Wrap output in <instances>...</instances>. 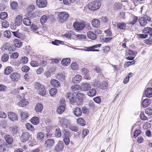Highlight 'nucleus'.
Returning a JSON list of instances; mask_svg holds the SVG:
<instances>
[{
    "label": "nucleus",
    "mask_w": 152,
    "mask_h": 152,
    "mask_svg": "<svg viewBox=\"0 0 152 152\" xmlns=\"http://www.w3.org/2000/svg\"><path fill=\"white\" fill-rule=\"evenodd\" d=\"M151 18L147 15L141 17L138 19V21L141 26L144 27L147 24L148 21H150Z\"/></svg>",
    "instance_id": "nucleus-1"
},
{
    "label": "nucleus",
    "mask_w": 152,
    "mask_h": 152,
    "mask_svg": "<svg viewBox=\"0 0 152 152\" xmlns=\"http://www.w3.org/2000/svg\"><path fill=\"white\" fill-rule=\"evenodd\" d=\"M101 5V3L97 2L95 0H94L93 2L88 4V7L91 10H95L98 9L100 7Z\"/></svg>",
    "instance_id": "nucleus-2"
},
{
    "label": "nucleus",
    "mask_w": 152,
    "mask_h": 152,
    "mask_svg": "<svg viewBox=\"0 0 152 152\" xmlns=\"http://www.w3.org/2000/svg\"><path fill=\"white\" fill-rule=\"evenodd\" d=\"M59 122L60 125L64 128L68 127L70 124V121L67 118H64L59 117Z\"/></svg>",
    "instance_id": "nucleus-3"
},
{
    "label": "nucleus",
    "mask_w": 152,
    "mask_h": 152,
    "mask_svg": "<svg viewBox=\"0 0 152 152\" xmlns=\"http://www.w3.org/2000/svg\"><path fill=\"white\" fill-rule=\"evenodd\" d=\"M69 14L65 12H61L58 15L59 21L62 23L66 21L69 17Z\"/></svg>",
    "instance_id": "nucleus-4"
},
{
    "label": "nucleus",
    "mask_w": 152,
    "mask_h": 152,
    "mask_svg": "<svg viewBox=\"0 0 152 152\" xmlns=\"http://www.w3.org/2000/svg\"><path fill=\"white\" fill-rule=\"evenodd\" d=\"M136 55V53L131 50H128L127 51L126 57V59L127 60H132L134 58Z\"/></svg>",
    "instance_id": "nucleus-5"
},
{
    "label": "nucleus",
    "mask_w": 152,
    "mask_h": 152,
    "mask_svg": "<svg viewBox=\"0 0 152 152\" xmlns=\"http://www.w3.org/2000/svg\"><path fill=\"white\" fill-rule=\"evenodd\" d=\"M85 24L83 22L81 23L75 22L73 24L74 28L78 31L82 30L85 27Z\"/></svg>",
    "instance_id": "nucleus-6"
},
{
    "label": "nucleus",
    "mask_w": 152,
    "mask_h": 152,
    "mask_svg": "<svg viewBox=\"0 0 152 152\" xmlns=\"http://www.w3.org/2000/svg\"><path fill=\"white\" fill-rule=\"evenodd\" d=\"M37 5L39 8H44L46 7L47 4L46 0H36Z\"/></svg>",
    "instance_id": "nucleus-7"
},
{
    "label": "nucleus",
    "mask_w": 152,
    "mask_h": 152,
    "mask_svg": "<svg viewBox=\"0 0 152 152\" xmlns=\"http://www.w3.org/2000/svg\"><path fill=\"white\" fill-rule=\"evenodd\" d=\"M11 81L14 82L18 81L20 79V75L17 72H14L11 74L10 76Z\"/></svg>",
    "instance_id": "nucleus-8"
},
{
    "label": "nucleus",
    "mask_w": 152,
    "mask_h": 152,
    "mask_svg": "<svg viewBox=\"0 0 152 152\" xmlns=\"http://www.w3.org/2000/svg\"><path fill=\"white\" fill-rule=\"evenodd\" d=\"M8 116L9 119L12 121L15 122L18 121L17 115L14 113L12 112H9Z\"/></svg>",
    "instance_id": "nucleus-9"
},
{
    "label": "nucleus",
    "mask_w": 152,
    "mask_h": 152,
    "mask_svg": "<svg viewBox=\"0 0 152 152\" xmlns=\"http://www.w3.org/2000/svg\"><path fill=\"white\" fill-rule=\"evenodd\" d=\"M64 144L62 141H59L55 148L56 151L59 152L61 151L64 148Z\"/></svg>",
    "instance_id": "nucleus-10"
},
{
    "label": "nucleus",
    "mask_w": 152,
    "mask_h": 152,
    "mask_svg": "<svg viewBox=\"0 0 152 152\" xmlns=\"http://www.w3.org/2000/svg\"><path fill=\"white\" fill-rule=\"evenodd\" d=\"M30 136L29 133L28 132H23L20 138L22 141L23 142H25L27 141H28Z\"/></svg>",
    "instance_id": "nucleus-11"
},
{
    "label": "nucleus",
    "mask_w": 152,
    "mask_h": 152,
    "mask_svg": "<svg viewBox=\"0 0 152 152\" xmlns=\"http://www.w3.org/2000/svg\"><path fill=\"white\" fill-rule=\"evenodd\" d=\"M76 97L79 101L81 102L86 98V95L81 92H78L76 95Z\"/></svg>",
    "instance_id": "nucleus-12"
},
{
    "label": "nucleus",
    "mask_w": 152,
    "mask_h": 152,
    "mask_svg": "<svg viewBox=\"0 0 152 152\" xmlns=\"http://www.w3.org/2000/svg\"><path fill=\"white\" fill-rule=\"evenodd\" d=\"M144 95L147 98H150L152 96V88H147L144 92Z\"/></svg>",
    "instance_id": "nucleus-13"
},
{
    "label": "nucleus",
    "mask_w": 152,
    "mask_h": 152,
    "mask_svg": "<svg viewBox=\"0 0 152 152\" xmlns=\"http://www.w3.org/2000/svg\"><path fill=\"white\" fill-rule=\"evenodd\" d=\"M87 36L89 38L94 40L96 39L97 37L96 34L90 31L87 32Z\"/></svg>",
    "instance_id": "nucleus-14"
},
{
    "label": "nucleus",
    "mask_w": 152,
    "mask_h": 152,
    "mask_svg": "<svg viewBox=\"0 0 152 152\" xmlns=\"http://www.w3.org/2000/svg\"><path fill=\"white\" fill-rule=\"evenodd\" d=\"M82 79V77L81 75H78L74 77L73 78L72 82L73 83H80Z\"/></svg>",
    "instance_id": "nucleus-15"
},
{
    "label": "nucleus",
    "mask_w": 152,
    "mask_h": 152,
    "mask_svg": "<svg viewBox=\"0 0 152 152\" xmlns=\"http://www.w3.org/2000/svg\"><path fill=\"white\" fill-rule=\"evenodd\" d=\"M22 21V16L19 15L16 17L15 20V25L18 26L21 23Z\"/></svg>",
    "instance_id": "nucleus-16"
},
{
    "label": "nucleus",
    "mask_w": 152,
    "mask_h": 152,
    "mask_svg": "<svg viewBox=\"0 0 152 152\" xmlns=\"http://www.w3.org/2000/svg\"><path fill=\"white\" fill-rule=\"evenodd\" d=\"M81 90L83 91L88 90L91 88V86L89 84L86 83L82 84L80 87Z\"/></svg>",
    "instance_id": "nucleus-17"
},
{
    "label": "nucleus",
    "mask_w": 152,
    "mask_h": 152,
    "mask_svg": "<svg viewBox=\"0 0 152 152\" xmlns=\"http://www.w3.org/2000/svg\"><path fill=\"white\" fill-rule=\"evenodd\" d=\"M91 24L93 27L98 28L100 26V22L98 19H94L92 21Z\"/></svg>",
    "instance_id": "nucleus-18"
},
{
    "label": "nucleus",
    "mask_w": 152,
    "mask_h": 152,
    "mask_svg": "<svg viewBox=\"0 0 152 152\" xmlns=\"http://www.w3.org/2000/svg\"><path fill=\"white\" fill-rule=\"evenodd\" d=\"M44 136V134L42 132H40L37 134L36 138L37 140L39 141H42L43 140Z\"/></svg>",
    "instance_id": "nucleus-19"
},
{
    "label": "nucleus",
    "mask_w": 152,
    "mask_h": 152,
    "mask_svg": "<svg viewBox=\"0 0 152 152\" xmlns=\"http://www.w3.org/2000/svg\"><path fill=\"white\" fill-rule=\"evenodd\" d=\"M54 141L53 139H48L45 142V144L47 147H50L54 144Z\"/></svg>",
    "instance_id": "nucleus-20"
},
{
    "label": "nucleus",
    "mask_w": 152,
    "mask_h": 152,
    "mask_svg": "<svg viewBox=\"0 0 152 152\" xmlns=\"http://www.w3.org/2000/svg\"><path fill=\"white\" fill-rule=\"evenodd\" d=\"M151 100L149 99H145L142 102V106L144 107H146L151 104Z\"/></svg>",
    "instance_id": "nucleus-21"
},
{
    "label": "nucleus",
    "mask_w": 152,
    "mask_h": 152,
    "mask_svg": "<svg viewBox=\"0 0 152 152\" xmlns=\"http://www.w3.org/2000/svg\"><path fill=\"white\" fill-rule=\"evenodd\" d=\"M4 138L5 140L9 144H11L13 142V138L9 135H5Z\"/></svg>",
    "instance_id": "nucleus-22"
},
{
    "label": "nucleus",
    "mask_w": 152,
    "mask_h": 152,
    "mask_svg": "<svg viewBox=\"0 0 152 152\" xmlns=\"http://www.w3.org/2000/svg\"><path fill=\"white\" fill-rule=\"evenodd\" d=\"M50 84L52 86L56 87H59L60 86V83L58 80L55 79L51 80Z\"/></svg>",
    "instance_id": "nucleus-23"
},
{
    "label": "nucleus",
    "mask_w": 152,
    "mask_h": 152,
    "mask_svg": "<svg viewBox=\"0 0 152 152\" xmlns=\"http://www.w3.org/2000/svg\"><path fill=\"white\" fill-rule=\"evenodd\" d=\"M117 26L118 29L125 30L126 27V24L123 22L118 23L117 24Z\"/></svg>",
    "instance_id": "nucleus-24"
},
{
    "label": "nucleus",
    "mask_w": 152,
    "mask_h": 152,
    "mask_svg": "<svg viewBox=\"0 0 152 152\" xmlns=\"http://www.w3.org/2000/svg\"><path fill=\"white\" fill-rule=\"evenodd\" d=\"M14 43L15 47L18 48L21 47L23 45L21 41L17 39H15L14 40Z\"/></svg>",
    "instance_id": "nucleus-25"
},
{
    "label": "nucleus",
    "mask_w": 152,
    "mask_h": 152,
    "mask_svg": "<svg viewBox=\"0 0 152 152\" xmlns=\"http://www.w3.org/2000/svg\"><path fill=\"white\" fill-rule=\"evenodd\" d=\"M28 102L27 101L26 99H22L19 102L17 103V105L20 107H23L28 104Z\"/></svg>",
    "instance_id": "nucleus-26"
},
{
    "label": "nucleus",
    "mask_w": 152,
    "mask_h": 152,
    "mask_svg": "<svg viewBox=\"0 0 152 152\" xmlns=\"http://www.w3.org/2000/svg\"><path fill=\"white\" fill-rule=\"evenodd\" d=\"M70 62V59L69 58L63 59L61 61V63L63 66H68Z\"/></svg>",
    "instance_id": "nucleus-27"
},
{
    "label": "nucleus",
    "mask_w": 152,
    "mask_h": 152,
    "mask_svg": "<svg viewBox=\"0 0 152 152\" xmlns=\"http://www.w3.org/2000/svg\"><path fill=\"white\" fill-rule=\"evenodd\" d=\"M28 61V58L25 56L21 58L20 61H18L17 64L19 65L20 64H25L27 63Z\"/></svg>",
    "instance_id": "nucleus-28"
},
{
    "label": "nucleus",
    "mask_w": 152,
    "mask_h": 152,
    "mask_svg": "<svg viewBox=\"0 0 152 152\" xmlns=\"http://www.w3.org/2000/svg\"><path fill=\"white\" fill-rule=\"evenodd\" d=\"M74 113L77 117H80L82 114V111L80 108L76 107L74 110Z\"/></svg>",
    "instance_id": "nucleus-29"
},
{
    "label": "nucleus",
    "mask_w": 152,
    "mask_h": 152,
    "mask_svg": "<svg viewBox=\"0 0 152 152\" xmlns=\"http://www.w3.org/2000/svg\"><path fill=\"white\" fill-rule=\"evenodd\" d=\"M50 16H47L46 15H44L40 19V21L42 23H44L48 20L49 19Z\"/></svg>",
    "instance_id": "nucleus-30"
},
{
    "label": "nucleus",
    "mask_w": 152,
    "mask_h": 152,
    "mask_svg": "<svg viewBox=\"0 0 152 152\" xmlns=\"http://www.w3.org/2000/svg\"><path fill=\"white\" fill-rule=\"evenodd\" d=\"M43 108V105L42 104L38 103L35 107V110L36 111L38 112H40L42 110Z\"/></svg>",
    "instance_id": "nucleus-31"
},
{
    "label": "nucleus",
    "mask_w": 152,
    "mask_h": 152,
    "mask_svg": "<svg viewBox=\"0 0 152 152\" xmlns=\"http://www.w3.org/2000/svg\"><path fill=\"white\" fill-rule=\"evenodd\" d=\"M13 69L12 67L8 66L4 70V73L5 75H9L12 71Z\"/></svg>",
    "instance_id": "nucleus-32"
},
{
    "label": "nucleus",
    "mask_w": 152,
    "mask_h": 152,
    "mask_svg": "<svg viewBox=\"0 0 152 152\" xmlns=\"http://www.w3.org/2000/svg\"><path fill=\"white\" fill-rule=\"evenodd\" d=\"M23 24L27 26H29L31 25V20L28 18H26L23 20Z\"/></svg>",
    "instance_id": "nucleus-33"
},
{
    "label": "nucleus",
    "mask_w": 152,
    "mask_h": 152,
    "mask_svg": "<svg viewBox=\"0 0 152 152\" xmlns=\"http://www.w3.org/2000/svg\"><path fill=\"white\" fill-rule=\"evenodd\" d=\"M65 110V107L63 105H61L58 108L56 112L58 114H61Z\"/></svg>",
    "instance_id": "nucleus-34"
},
{
    "label": "nucleus",
    "mask_w": 152,
    "mask_h": 152,
    "mask_svg": "<svg viewBox=\"0 0 152 152\" xmlns=\"http://www.w3.org/2000/svg\"><path fill=\"white\" fill-rule=\"evenodd\" d=\"M77 124L81 126H84L85 125L84 120L81 118H78L77 120Z\"/></svg>",
    "instance_id": "nucleus-35"
},
{
    "label": "nucleus",
    "mask_w": 152,
    "mask_h": 152,
    "mask_svg": "<svg viewBox=\"0 0 152 152\" xmlns=\"http://www.w3.org/2000/svg\"><path fill=\"white\" fill-rule=\"evenodd\" d=\"M9 58V55L6 53L2 55L1 57V60L3 62H7Z\"/></svg>",
    "instance_id": "nucleus-36"
},
{
    "label": "nucleus",
    "mask_w": 152,
    "mask_h": 152,
    "mask_svg": "<svg viewBox=\"0 0 152 152\" xmlns=\"http://www.w3.org/2000/svg\"><path fill=\"white\" fill-rule=\"evenodd\" d=\"M21 118L24 120H26L28 117V114L26 112H22L20 113Z\"/></svg>",
    "instance_id": "nucleus-37"
},
{
    "label": "nucleus",
    "mask_w": 152,
    "mask_h": 152,
    "mask_svg": "<svg viewBox=\"0 0 152 152\" xmlns=\"http://www.w3.org/2000/svg\"><path fill=\"white\" fill-rule=\"evenodd\" d=\"M46 93V91L43 85V87H42V88L39 90V94L43 96L45 95Z\"/></svg>",
    "instance_id": "nucleus-38"
},
{
    "label": "nucleus",
    "mask_w": 152,
    "mask_h": 152,
    "mask_svg": "<svg viewBox=\"0 0 152 152\" xmlns=\"http://www.w3.org/2000/svg\"><path fill=\"white\" fill-rule=\"evenodd\" d=\"M31 122L33 124L37 125L39 124V120L37 117H34L31 119Z\"/></svg>",
    "instance_id": "nucleus-39"
},
{
    "label": "nucleus",
    "mask_w": 152,
    "mask_h": 152,
    "mask_svg": "<svg viewBox=\"0 0 152 152\" xmlns=\"http://www.w3.org/2000/svg\"><path fill=\"white\" fill-rule=\"evenodd\" d=\"M96 93V90L94 88L90 90L88 92V94L90 96H93L95 95Z\"/></svg>",
    "instance_id": "nucleus-40"
},
{
    "label": "nucleus",
    "mask_w": 152,
    "mask_h": 152,
    "mask_svg": "<svg viewBox=\"0 0 152 152\" xmlns=\"http://www.w3.org/2000/svg\"><path fill=\"white\" fill-rule=\"evenodd\" d=\"M151 28L150 27H147L145 28L143 30V32L146 34H149L151 35Z\"/></svg>",
    "instance_id": "nucleus-41"
},
{
    "label": "nucleus",
    "mask_w": 152,
    "mask_h": 152,
    "mask_svg": "<svg viewBox=\"0 0 152 152\" xmlns=\"http://www.w3.org/2000/svg\"><path fill=\"white\" fill-rule=\"evenodd\" d=\"M6 143L5 142H3L0 144V152H6L5 147Z\"/></svg>",
    "instance_id": "nucleus-42"
},
{
    "label": "nucleus",
    "mask_w": 152,
    "mask_h": 152,
    "mask_svg": "<svg viewBox=\"0 0 152 152\" xmlns=\"http://www.w3.org/2000/svg\"><path fill=\"white\" fill-rule=\"evenodd\" d=\"M18 6V4L17 2L15 1H12L10 4V6L12 8L15 10L17 9Z\"/></svg>",
    "instance_id": "nucleus-43"
},
{
    "label": "nucleus",
    "mask_w": 152,
    "mask_h": 152,
    "mask_svg": "<svg viewBox=\"0 0 152 152\" xmlns=\"http://www.w3.org/2000/svg\"><path fill=\"white\" fill-rule=\"evenodd\" d=\"M56 77L57 79L60 81H63L65 79L64 75L61 73L57 74L56 75Z\"/></svg>",
    "instance_id": "nucleus-44"
},
{
    "label": "nucleus",
    "mask_w": 152,
    "mask_h": 152,
    "mask_svg": "<svg viewBox=\"0 0 152 152\" xmlns=\"http://www.w3.org/2000/svg\"><path fill=\"white\" fill-rule=\"evenodd\" d=\"M57 90L55 88H51L49 91V94L51 96L56 95L57 93Z\"/></svg>",
    "instance_id": "nucleus-45"
},
{
    "label": "nucleus",
    "mask_w": 152,
    "mask_h": 152,
    "mask_svg": "<svg viewBox=\"0 0 152 152\" xmlns=\"http://www.w3.org/2000/svg\"><path fill=\"white\" fill-rule=\"evenodd\" d=\"M80 86L78 85H75L71 86V89L73 91H75L80 89Z\"/></svg>",
    "instance_id": "nucleus-46"
},
{
    "label": "nucleus",
    "mask_w": 152,
    "mask_h": 152,
    "mask_svg": "<svg viewBox=\"0 0 152 152\" xmlns=\"http://www.w3.org/2000/svg\"><path fill=\"white\" fill-rule=\"evenodd\" d=\"M61 133L59 128H57L56 130L55 134V136L57 137H60L61 135Z\"/></svg>",
    "instance_id": "nucleus-47"
},
{
    "label": "nucleus",
    "mask_w": 152,
    "mask_h": 152,
    "mask_svg": "<svg viewBox=\"0 0 152 152\" xmlns=\"http://www.w3.org/2000/svg\"><path fill=\"white\" fill-rule=\"evenodd\" d=\"M12 134H15L18 131L17 127L16 126L11 127L9 128Z\"/></svg>",
    "instance_id": "nucleus-48"
},
{
    "label": "nucleus",
    "mask_w": 152,
    "mask_h": 152,
    "mask_svg": "<svg viewBox=\"0 0 152 152\" xmlns=\"http://www.w3.org/2000/svg\"><path fill=\"white\" fill-rule=\"evenodd\" d=\"M7 17V14L6 12H3L0 15V18L1 20H5Z\"/></svg>",
    "instance_id": "nucleus-49"
},
{
    "label": "nucleus",
    "mask_w": 152,
    "mask_h": 152,
    "mask_svg": "<svg viewBox=\"0 0 152 152\" xmlns=\"http://www.w3.org/2000/svg\"><path fill=\"white\" fill-rule=\"evenodd\" d=\"M43 85L39 83H36L35 84V88L37 90H39L42 87H43Z\"/></svg>",
    "instance_id": "nucleus-50"
},
{
    "label": "nucleus",
    "mask_w": 152,
    "mask_h": 152,
    "mask_svg": "<svg viewBox=\"0 0 152 152\" xmlns=\"http://www.w3.org/2000/svg\"><path fill=\"white\" fill-rule=\"evenodd\" d=\"M7 122L4 120L2 121L0 124V126L3 128H5L7 127Z\"/></svg>",
    "instance_id": "nucleus-51"
},
{
    "label": "nucleus",
    "mask_w": 152,
    "mask_h": 152,
    "mask_svg": "<svg viewBox=\"0 0 152 152\" xmlns=\"http://www.w3.org/2000/svg\"><path fill=\"white\" fill-rule=\"evenodd\" d=\"M12 33L15 36L18 38H21L22 37V34L18 31L12 32Z\"/></svg>",
    "instance_id": "nucleus-52"
},
{
    "label": "nucleus",
    "mask_w": 152,
    "mask_h": 152,
    "mask_svg": "<svg viewBox=\"0 0 152 152\" xmlns=\"http://www.w3.org/2000/svg\"><path fill=\"white\" fill-rule=\"evenodd\" d=\"M26 128L28 130H33L34 129V126L29 123L26 124Z\"/></svg>",
    "instance_id": "nucleus-53"
},
{
    "label": "nucleus",
    "mask_w": 152,
    "mask_h": 152,
    "mask_svg": "<svg viewBox=\"0 0 152 152\" xmlns=\"http://www.w3.org/2000/svg\"><path fill=\"white\" fill-rule=\"evenodd\" d=\"M28 16L27 18H28L29 19V18L31 19H32L34 18L35 16V13L32 12H30L28 13Z\"/></svg>",
    "instance_id": "nucleus-54"
},
{
    "label": "nucleus",
    "mask_w": 152,
    "mask_h": 152,
    "mask_svg": "<svg viewBox=\"0 0 152 152\" xmlns=\"http://www.w3.org/2000/svg\"><path fill=\"white\" fill-rule=\"evenodd\" d=\"M11 34L10 32L8 31H4V36L8 38H9L10 37Z\"/></svg>",
    "instance_id": "nucleus-55"
},
{
    "label": "nucleus",
    "mask_w": 152,
    "mask_h": 152,
    "mask_svg": "<svg viewBox=\"0 0 152 152\" xmlns=\"http://www.w3.org/2000/svg\"><path fill=\"white\" fill-rule=\"evenodd\" d=\"M71 68L73 70H76L78 69V66L75 62L72 63L71 65Z\"/></svg>",
    "instance_id": "nucleus-56"
},
{
    "label": "nucleus",
    "mask_w": 152,
    "mask_h": 152,
    "mask_svg": "<svg viewBox=\"0 0 152 152\" xmlns=\"http://www.w3.org/2000/svg\"><path fill=\"white\" fill-rule=\"evenodd\" d=\"M30 69L29 67L27 66H24L22 68L21 70L22 71L27 72H28Z\"/></svg>",
    "instance_id": "nucleus-57"
},
{
    "label": "nucleus",
    "mask_w": 152,
    "mask_h": 152,
    "mask_svg": "<svg viewBox=\"0 0 152 152\" xmlns=\"http://www.w3.org/2000/svg\"><path fill=\"white\" fill-rule=\"evenodd\" d=\"M145 113L148 115H152V108L149 107L147 108L145 110Z\"/></svg>",
    "instance_id": "nucleus-58"
},
{
    "label": "nucleus",
    "mask_w": 152,
    "mask_h": 152,
    "mask_svg": "<svg viewBox=\"0 0 152 152\" xmlns=\"http://www.w3.org/2000/svg\"><path fill=\"white\" fill-rule=\"evenodd\" d=\"M30 65L33 67H36L38 66L39 64L36 61H32L30 63Z\"/></svg>",
    "instance_id": "nucleus-59"
},
{
    "label": "nucleus",
    "mask_w": 152,
    "mask_h": 152,
    "mask_svg": "<svg viewBox=\"0 0 152 152\" xmlns=\"http://www.w3.org/2000/svg\"><path fill=\"white\" fill-rule=\"evenodd\" d=\"M102 86L101 88L102 90H104L107 86V83L106 82L104 81L102 83Z\"/></svg>",
    "instance_id": "nucleus-60"
},
{
    "label": "nucleus",
    "mask_w": 152,
    "mask_h": 152,
    "mask_svg": "<svg viewBox=\"0 0 152 152\" xmlns=\"http://www.w3.org/2000/svg\"><path fill=\"white\" fill-rule=\"evenodd\" d=\"M7 88V87L4 86V85L0 84V91H5Z\"/></svg>",
    "instance_id": "nucleus-61"
},
{
    "label": "nucleus",
    "mask_w": 152,
    "mask_h": 152,
    "mask_svg": "<svg viewBox=\"0 0 152 152\" xmlns=\"http://www.w3.org/2000/svg\"><path fill=\"white\" fill-rule=\"evenodd\" d=\"M141 133V131L139 129L135 131L134 134V137L136 138Z\"/></svg>",
    "instance_id": "nucleus-62"
},
{
    "label": "nucleus",
    "mask_w": 152,
    "mask_h": 152,
    "mask_svg": "<svg viewBox=\"0 0 152 152\" xmlns=\"http://www.w3.org/2000/svg\"><path fill=\"white\" fill-rule=\"evenodd\" d=\"M63 140L66 145H68L69 143L70 140L69 137H64Z\"/></svg>",
    "instance_id": "nucleus-63"
},
{
    "label": "nucleus",
    "mask_w": 152,
    "mask_h": 152,
    "mask_svg": "<svg viewBox=\"0 0 152 152\" xmlns=\"http://www.w3.org/2000/svg\"><path fill=\"white\" fill-rule=\"evenodd\" d=\"M93 100L95 102L97 103H99L101 102V98L99 96L94 98Z\"/></svg>",
    "instance_id": "nucleus-64"
}]
</instances>
